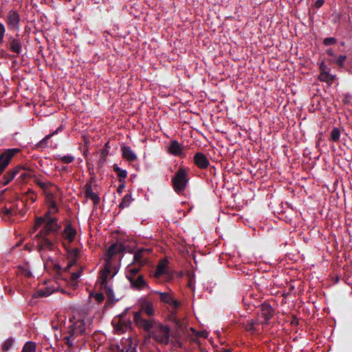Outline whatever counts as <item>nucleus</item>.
<instances>
[{"label":"nucleus","instance_id":"nucleus-1","mask_svg":"<svg viewBox=\"0 0 352 352\" xmlns=\"http://www.w3.org/2000/svg\"><path fill=\"white\" fill-rule=\"evenodd\" d=\"M58 210L56 204L52 202L49 211L43 217H38L33 228V232H36L38 228L43 226L40 232L36 234L34 241L37 243L38 249L40 252L45 250L53 251L55 250V243L54 241L48 237L50 233H56L60 229V226L58 224L56 219L52 216Z\"/></svg>","mask_w":352,"mask_h":352},{"label":"nucleus","instance_id":"nucleus-2","mask_svg":"<svg viewBox=\"0 0 352 352\" xmlns=\"http://www.w3.org/2000/svg\"><path fill=\"white\" fill-rule=\"evenodd\" d=\"M138 305L139 311L133 313L134 324L140 329L150 331L155 324V320L151 318L155 314L153 304L147 298H141Z\"/></svg>","mask_w":352,"mask_h":352},{"label":"nucleus","instance_id":"nucleus-3","mask_svg":"<svg viewBox=\"0 0 352 352\" xmlns=\"http://www.w3.org/2000/svg\"><path fill=\"white\" fill-rule=\"evenodd\" d=\"M88 321H87V322ZM86 322L84 318L79 316L78 318L69 327V336L65 337V343L69 346L74 344L75 338L82 334L85 331Z\"/></svg>","mask_w":352,"mask_h":352},{"label":"nucleus","instance_id":"nucleus-4","mask_svg":"<svg viewBox=\"0 0 352 352\" xmlns=\"http://www.w3.org/2000/svg\"><path fill=\"white\" fill-rule=\"evenodd\" d=\"M149 332L151 336L157 342L163 344H167L169 342L170 329L168 326L155 322Z\"/></svg>","mask_w":352,"mask_h":352},{"label":"nucleus","instance_id":"nucleus-5","mask_svg":"<svg viewBox=\"0 0 352 352\" xmlns=\"http://www.w3.org/2000/svg\"><path fill=\"white\" fill-rule=\"evenodd\" d=\"M175 191L180 193L184 191L188 183V170L180 167L172 179Z\"/></svg>","mask_w":352,"mask_h":352},{"label":"nucleus","instance_id":"nucleus-6","mask_svg":"<svg viewBox=\"0 0 352 352\" xmlns=\"http://www.w3.org/2000/svg\"><path fill=\"white\" fill-rule=\"evenodd\" d=\"M19 152V149L18 148H10L5 151L0 155V175L8 165L11 158Z\"/></svg>","mask_w":352,"mask_h":352},{"label":"nucleus","instance_id":"nucleus-7","mask_svg":"<svg viewBox=\"0 0 352 352\" xmlns=\"http://www.w3.org/2000/svg\"><path fill=\"white\" fill-rule=\"evenodd\" d=\"M6 23L8 27L12 30L19 29L20 16L16 10H10L7 16Z\"/></svg>","mask_w":352,"mask_h":352},{"label":"nucleus","instance_id":"nucleus-8","mask_svg":"<svg viewBox=\"0 0 352 352\" xmlns=\"http://www.w3.org/2000/svg\"><path fill=\"white\" fill-rule=\"evenodd\" d=\"M150 250L148 249H141L135 252L133 262L137 265L143 266L147 261L146 255L148 254Z\"/></svg>","mask_w":352,"mask_h":352},{"label":"nucleus","instance_id":"nucleus-9","mask_svg":"<svg viewBox=\"0 0 352 352\" xmlns=\"http://www.w3.org/2000/svg\"><path fill=\"white\" fill-rule=\"evenodd\" d=\"M112 324L114 331L118 334L125 332L129 326V323L122 321L120 318H114Z\"/></svg>","mask_w":352,"mask_h":352},{"label":"nucleus","instance_id":"nucleus-10","mask_svg":"<svg viewBox=\"0 0 352 352\" xmlns=\"http://www.w3.org/2000/svg\"><path fill=\"white\" fill-rule=\"evenodd\" d=\"M61 234L64 240L72 243L76 237V231L70 224H67Z\"/></svg>","mask_w":352,"mask_h":352},{"label":"nucleus","instance_id":"nucleus-11","mask_svg":"<svg viewBox=\"0 0 352 352\" xmlns=\"http://www.w3.org/2000/svg\"><path fill=\"white\" fill-rule=\"evenodd\" d=\"M194 162L199 168H206L210 164L208 159L202 153H195Z\"/></svg>","mask_w":352,"mask_h":352},{"label":"nucleus","instance_id":"nucleus-12","mask_svg":"<svg viewBox=\"0 0 352 352\" xmlns=\"http://www.w3.org/2000/svg\"><path fill=\"white\" fill-rule=\"evenodd\" d=\"M128 280L131 283V286L135 289H142L146 286V283L142 275L135 276L134 277H131V275H129Z\"/></svg>","mask_w":352,"mask_h":352},{"label":"nucleus","instance_id":"nucleus-13","mask_svg":"<svg viewBox=\"0 0 352 352\" xmlns=\"http://www.w3.org/2000/svg\"><path fill=\"white\" fill-rule=\"evenodd\" d=\"M68 264L66 267V270H69L77 261L79 250L77 248H73L71 250H67Z\"/></svg>","mask_w":352,"mask_h":352},{"label":"nucleus","instance_id":"nucleus-14","mask_svg":"<svg viewBox=\"0 0 352 352\" xmlns=\"http://www.w3.org/2000/svg\"><path fill=\"white\" fill-rule=\"evenodd\" d=\"M168 151L173 155L182 156L183 155L184 146L177 140H172L170 142Z\"/></svg>","mask_w":352,"mask_h":352},{"label":"nucleus","instance_id":"nucleus-15","mask_svg":"<svg viewBox=\"0 0 352 352\" xmlns=\"http://www.w3.org/2000/svg\"><path fill=\"white\" fill-rule=\"evenodd\" d=\"M273 315V309L272 307L266 303H263L260 309L258 316L263 318L265 322L268 321Z\"/></svg>","mask_w":352,"mask_h":352},{"label":"nucleus","instance_id":"nucleus-16","mask_svg":"<svg viewBox=\"0 0 352 352\" xmlns=\"http://www.w3.org/2000/svg\"><path fill=\"white\" fill-rule=\"evenodd\" d=\"M156 293L160 296V299L164 302L167 303L173 307H177L179 306V302L174 299L170 294L159 292H156Z\"/></svg>","mask_w":352,"mask_h":352},{"label":"nucleus","instance_id":"nucleus-17","mask_svg":"<svg viewBox=\"0 0 352 352\" xmlns=\"http://www.w3.org/2000/svg\"><path fill=\"white\" fill-rule=\"evenodd\" d=\"M122 155L123 158L129 161L133 162L137 159V155L131 150V148L126 145H122L121 147Z\"/></svg>","mask_w":352,"mask_h":352},{"label":"nucleus","instance_id":"nucleus-18","mask_svg":"<svg viewBox=\"0 0 352 352\" xmlns=\"http://www.w3.org/2000/svg\"><path fill=\"white\" fill-rule=\"evenodd\" d=\"M142 265H137L136 263H134L133 262L129 265L126 267V276L128 278H129V275H131V277H134L135 276H138V272L140 269V267Z\"/></svg>","mask_w":352,"mask_h":352},{"label":"nucleus","instance_id":"nucleus-19","mask_svg":"<svg viewBox=\"0 0 352 352\" xmlns=\"http://www.w3.org/2000/svg\"><path fill=\"white\" fill-rule=\"evenodd\" d=\"M123 245L120 243H114L111 245L107 251V256L109 257V260L115 254L123 251Z\"/></svg>","mask_w":352,"mask_h":352},{"label":"nucleus","instance_id":"nucleus-20","mask_svg":"<svg viewBox=\"0 0 352 352\" xmlns=\"http://www.w3.org/2000/svg\"><path fill=\"white\" fill-rule=\"evenodd\" d=\"M86 188V197L89 199H91L94 201L95 204H97L99 201V197L98 196L94 193L93 191V189L91 188V185L90 184H87L85 186Z\"/></svg>","mask_w":352,"mask_h":352},{"label":"nucleus","instance_id":"nucleus-21","mask_svg":"<svg viewBox=\"0 0 352 352\" xmlns=\"http://www.w3.org/2000/svg\"><path fill=\"white\" fill-rule=\"evenodd\" d=\"M167 266H168V261L167 260L161 261L159 263V264L157 265L156 272L155 273V276L159 277L161 275L165 274Z\"/></svg>","mask_w":352,"mask_h":352},{"label":"nucleus","instance_id":"nucleus-22","mask_svg":"<svg viewBox=\"0 0 352 352\" xmlns=\"http://www.w3.org/2000/svg\"><path fill=\"white\" fill-rule=\"evenodd\" d=\"M319 79L329 84H332L334 81L335 76L329 74L328 71H323V72H320Z\"/></svg>","mask_w":352,"mask_h":352},{"label":"nucleus","instance_id":"nucleus-23","mask_svg":"<svg viewBox=\"0 0 352 352\" xmlns=\"http://www.w3.org/2000/svg\"><path fill=\"white\" fill-rule=\"evenodd\" d=\"M10 50L17 54L21 52V43L17 38H12L10 43Z\"/></svg>","mask_w":352,"mask_h":352},{"label":"nucleus","instance_id":"nucleus-24","mask_svg":"<svg viewBox=\"0 0 352 352\" xmlns=\"http://www.w3.org/2000/svg\"><path fill=\"white\" fill-rule=\"evenodd\" d=\"M35 183L41 188L45 192H47V190L53 186V184L49 182L42 181L39 179H35Z\"/></svg>","mask_w":352,"mask_h":352},{"label":"nucleus","instance_id":"nucleus-25","mask_svg":"<svg viewBox=\"0 0 352 352\" xmlns=\"http://www.w3.org/2000/svg\"><path fill=\"white\" fill-rule=\"evenodd\" d=\"M18 173V170L15 169L12 171L7 173L6 175L3 177V185L6 186L8 184H9L16 176V175Z\"/></svg>","mask_w":352,"mask_h":352},{"label":"nucleus","instance_id":"nucleus-26","mask_svg":"<svg viewBox=\"0 0 352 352\" xmlns=\"http://www.w3.org/2000/svg\"><path fill=\"white\" fill-rule=\"evenodd\" d=\"M101 286L104 287V289L106 292V294L108 296L109 300L110 301L113 302L118 300V299H116L114 296L112 289L111 288V287L109 285H107V283H105V285H103Z\"/></svg>","mask_w":352,"mask_h":352},{"label":"nucleus","instance_id":"nucleus-27","mask_svg":"<svg viewBox=\"0 0 352 352\" xmlns=\"http://www.w3.org/2000/svg\"><path fill=\"white\" fill-rule=\"evenodd\" d=\"M101 286L104 287V289L106 292V294L108 296L109 300L110 301L113 302L118 300V299H116L114 296L112 289L111 288V287L109 285H107V283H105V285H103Z\"/></svg>","mask_w":352,"mask_h":352},{"label":"nucleus","instance_id":"nucleus-28","mask_svg":"<svg viewBox=\"0 0 352 352\" xmlns=\"http://www.w3.org/2000/svg\"><path fill=\"white\" fill-rule=\"evenodd\" d=\"M113 170L117 173L119 180L121 181L126 177L127 173L126 170L121 169L117 164L113 165Z\"/></svg>","mask_w":352,"mask_h":352},{"label":"nucleus","instance_id":"nucleus-29","mask_svg":"<svg viewBox=\"0 0 352 352\" xmlns=\"http://www.w3.org/2000/svg\"><path fill=\"white\" fill-rule=\"evenodd\" d=\"M132 201L131 195L129 194H126L123 198L120 204V208H124L128 207Z\"/></svg>","mask_w":352,"mask_h":352},{"label":"nucleus","instance_id":"nucleus-30","mask_svg":"<svg viewBox=\"0 0 352 352\" xmlns=\"http://www.w3.org/2000/svg\"><path fill=\"white\" fill-rule=\"evenodd\" d=\"M340 131L338 128H334L331 132L330 140L332 142H336L340 140Z\"/></svg>","mask_w":352,"mask_h":352},{"label":"nucleus","instance_id":"nucleus-31","mask_svg":"<svg viewBox=\"0 0 352 352\" xmlns=\"http://www.w3.org/2000/svg\"><path fill=\"white\" fill-rule=\"evenodd\" d=\"M110 273L109 267L107 265L105 268L101 271V285H105V283H107L106 281V279Z\"/></svg>","mask_w":352,"mask_h":352},{"label":"nucleus","instance_id":"nucleus-32","mask_svg":"<svg viewBox=\"0 0 352 352\" xmlns=\"http://www.w3.org/2000/svg\"><path fill=\"white\" fill-rule=\"evenodd\" d=\"M35 344L32 342H28L24 345L22 352H35Z\"/></svg>","mask_w":352,"mask_h":352},{"label":"nucleus","instance_id":"nucleus-33","mask_svg":"<svg viewBox=\"0 0 352 352\" xmlns=\"http://www.w3.org/2000/svg\"><path fill=\"white\" fill-rule=\"evenodd\" d=\"M57 159L65 164H70L74 160V157L72 155H58Z\"/></svg>","mask_w":352,"mask_h":352},{"label":"nucleus","instance_id":"nucleus-34","mask_svg":"<svg viewBox=\"0 0 352 352\" xmlns=\"http://www.w3.org/2000/svg\"><path fill=\"white\" fill-rule=\"evenodd\" d=\"M12 342L11 339L6 340L2 345V350L5 352L8 351L12 345Z\"/></svg>","mask_w":352,"mask_h":352},{"label":"nucleus","instance_id":"nucleus-35","mask_svg":"<svg viewBox=\"0 0 352 352\" xmlns=\"http://www.w3.org/2000/svg\"><path fill=\"white\" fill-rule=\"evenodd\" d=\"M254 322L252 320H248L245 324V328L247 331H254Z\"/></svg>","mask_w":352,"mask_h":352},{"label":"nucleus","instance_id":"nucleus-36","mask_svg":"<svg viewBox=\"0 0 352 352\" xmlns=\"http://www.w3.org/2000/svg\"><path fill=\"white\" fill-rule=\"evenodd\" d=\"M6 32L4 25L0 22V45L3 43V38Z\"/></svg>","mask_w":352,"mask_h":352},{"label":"nucleus","instance_id":"nucleus-37","mask_svg":"<svg viewBox=\"0 0 352 352\" xmlns=\"http://www.w3.org/2000/svg\"><path fill=\"white\" fill-rule=\"evenodd\" d=\"M336 42V40L335 38L333 37H329V38H326L324 39L323 41V43L325 45H333V44H335Z\"/></svg>","mask_w":352,"mask_h":352},{"label":"nucleus","instance_id":"nucleus-38","mask_svg":"<svg viewBox=\"0 0 352 352\" xmlns=\"http://www.w3.org/2000/svg\"><path fill=\"white\" fill-rule=\"evenodd\" d=\"M56 132H54L52 134H50L46 135L40 142L39 146L41 147H44L46 145L47 141L51 138L52 135H53Z\"/></svg>","mask_w":352,"mask_h":352},{"label":"nucleus","instance_id":"nucleus-39","mask_svg":"<svg viewBox=\"0 0 352 352\" xmlns=\"http://www.w3.org/2000/svg\"><path fill=\"white\" fill-rule=\"evenodd\" d=\"M346 56L344 55H340L337 58L336 63L340 67L343 65L344 62L345 61Z\"/></svg>","mask_w":352,"mask_h":352},{"label":"nucleus","instance_id":"nucleus-40","mask_svg":"<svg viewBox=\"0 0 352 352\" xmlns=\"http://www.w3.org/2000/svg\"><path fill=\"white\" fill-rule=\"evenodd\" d=\"M94 298L97 302H101L104 300V297L102 294L98 293L95 295Z\"/></svg>","mask_w":352,"mask_h":352},{"label":"nucleus","instance_id":"nucleus-41","mask_svg":"<svg viewBox=\"0 0 352 352\" xmlns=\"http://www.w3.org/2000/svg\"><path fill=\"white\" fill-rule=\"evenodd\" d=\"M324 3V0H317L315 3L316 8H320Z\"/></svg>","mask_w":352,"mask_h":352},{"label":"nucleus","instance_id":"nucleus-42","mask_svg":"<svg viewBox=\"0 0 352 352\" xmlns=\"http://www.w3.org/2000/svg\"><path fill=\"white\" fill-rule=\"evenodd\" d=\"M320 72H323V71H327L328 70L327 65L324 63H322L320 64Z\"/></svg>","mask_w":352,"mask_h":352},{"label":"nucleus","instance_id":"nucleus-43","mask_svg":"<svg viewBox=\"0 0 352 352\" xmlns=\"http://www.w3.org/2000/svg\"><path fill=\"white\" fill-rule=\"evenodd\" d=\"M80 275V272H74L72 274V278L74 280H76L77 278H78Z\"/></svg>","mask_w":352,"mask_h":352},{"label":"nucleus","instance_id":"nucleus-44","mask_svg":"<svg viewBox=\"0 0 352 352\" xmlns=\"http://www.w3.org/2000/svg\"><path fill=\"white\" fill-rule=\"evenodd\" d=\"M38 295L40 296H45L49 295V294H47V293L44 292L43 291L41 290V291L38 292Z\"/></svg>","mask_w":352,"mask_h":352},{"label":"nucleus","instance_id":"nucleus-45","mask_svg":"<svg viewBox=\"0 0 352 352\" xmlns=\"http://www.w3.org/2000/svg\"><path fill=\"white\" fill-rule=\"evenodd\" d=\"M327 54L331 56H334L333 52L331 49L327 50Z\"/></svg>","mask_w":352,"mask_h":352},{"label":"nucleus","instance_id":"nucleus-46","mask_svg":"<svg viewBox=\"0 0 352 352\" xmlns=\"http://www.w3.org/2000/svg\"><path fill=\"white\" fill-rule=\"evenodd\" d=\"M208 333L206 332H202L200 333V336L202 337H207Z\"/></svg>","mask_w":352,"mask_h":352},{"label":"nucleus","instance_id":"nucleus-47","mask_svg":"<svg viewBox=\"0 0 352 352\" xmlns=\"http://www.w3.org/2000/svg\"><path fill=\"white\" fill-rule=\"evenodd\" d=\"M122 352H133V351H129V349H126V351L123 349H122Z\"/></svg>","mask_w":352,"mask_h":352},{"label":"nucleus","instance_id":"nucleus-48","mask_svg":"<svg viewBox=\"0 0 352 352\" xmlns=\"http://www.w3.org/2000/svg\"><path fill=\"white\" fill-rule=\"evenodd\" d=\"M223 352H232V350L231 349H226V350H223Z\"/></svg>","mask_w":352,"mask_h":352},{"label":"nucleus","instance_id":"nucleus-49","mask_svg":"<svg viewBox=\"0 0 352 352\" xmlns=\"http://www.w3.org/2000/svg\"><path fill=\"white\" fill-rule=\"evenodd\" d=\"M5 212H6V214H9V213H10V210H8V209H6V211H5Z\"/></svg>","mask_w":352,"mask_h":352},{"label":"nucleus","instance_id":"nucleus-50","mask_svg":"<svg viewBox=\"0 0 352 352\" xmlns=\"http://www.w3.org/2000/svg\"><path fill=\"white\" fill-rule=\"evenodd\" d=\"M105 146H106V147H109V142H107V143L105 144Z\"/></svg>","mask_w":352,"mask_h":352}]
</instances>
